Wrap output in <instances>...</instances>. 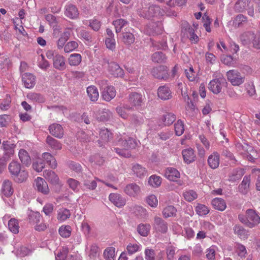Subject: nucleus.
Listing matches in <instances>:
<instances>
[{
    "instance_id": "f257e3e1",
    "label": "nucleus",
    "mask_w": 260,
    "mask_h": 260,
    "mask_svg": "<svg viewBox=\"0 0 260 260\" xmlns=\"http://www.w3.org/2000/svg\"><path fill=\"white\" fill-rule=\"evenodd\" d=\"M240 221L249 228H253L260 223V216L255 210L249 209L246 210L245 214L238 216Z\"/></svg>"
},
{
    "instance_id": "f03ea898",
    "label": "nucleus",
    "mask_w": 260,
    "mask_h": 260,
    "mask_svg": "<svg viewBox=\"0 0 260 260\" xmlns=\"http://www.w3.org/2000/svg\"><path fill=\"white\" fill-rule=\"evenodd\" d=\"M137 12L139 15L147 19H151L153 17H158L164 15V12L157 6H151L145 7L141 4V6H138Z\"/></svg>"
},
{
    "instance_id": "7ed1b4c3",
    "label": "nucleus",
    "mask_w": 260,
    "mask_h": 260,
    "mask_svg": "<svg viewBox=\"0 0 260 260\" xmlns=\"http://www.w3.org/2000/svg\"><path fill=\"white\" fill-rule=\"evenodd\" d=\"M46 56L48 59H53V66L54 68L59 70L65 69L66 63L64 57L58 54L54 50H49L46 52Z\"/></svg>"
},
{
    "instance_id": "20e7f679",
    "label": "nucleus",
    "mask_w": 260,
    "mask_h": 260,
    "mask_svg": "<svg viewBox=\"0 0 260 260\" xmlns=\"http://www.w3.org/2000/svg\"><path fill=\"white\" fill-rule=\"evenodd\" d=\"M236 148L240 154L242 155L244 157H246L251 161H253L257 157L256 151L247 144L244 143L242 144L238 143L236 145Z\"/></svg>"
},
{
    "instance_id": "39448f33",
    "label": "nucleus",
    "mask_w": 260,
    "mask_h": 260,
    "mask_svg": "<svg viewBox=\"0 0 260 260\" xmlns=\"http://www.w3.org/2000/svg\"><path fill=\"white\" fill-rule=\"evenodd\" d=\"M99 84L103 90L102 96L105 101H110L115 96L116 90L114 87L108 85L106 80H101L99 82Z\"/></svg>"
},
{
    "instance_id": "423d86ee",
    "label": "nucleus",
    "mask_w": 260,
    "mask_h": 260,
    "mask_svg": "<svg viewBox=\"0 0 260 260\" xmlns=\"http://www.w3.org/2000/svg\"><path fill=\"white\" fill-rule=\"evenodd\" d=\"M226 77L228 81L235 86H240L245 81V77L236 70H231L227 72Z\"/></svg>"
},
{
    "instance_id": "0eeeda50",
    "label": "nucleus",
    "mask_w": 260,
    "mask_h": 260,
    "mask_svg": "<svg viewBox=\"0 0 260 260\" xmlns=\"http://www.w3.org/2000/svg\"><path fill=\"white\" fill-rule=\"evenodd\" d=\"M128 101L129 105H125L124 108L126 110H132L134 107L137 108L142 106L143 101L142 95L137 92H132L128 95Z\"/></svg>"
},
{
    "instance_id": "6e6552de",
    "label": "nucleus",
    "mask_w": 260,
    "mask_h": 260,
    "mask_svg": "<svg viewBox=\"0 0 260 260\" xmlns=\"http://www.w3.org/2000/svg\"><path fill=\"white\" fill-rule=\"evenodd\" d=\"M226 83L225 79L222 76L214 79L208 84V88L214 94H218L221 91L222 85Z\"/></svg>"
},
{
    "instance_id": "1a4fd4ad",
    "label": "nucleus",
    "mask_w": 260,
    "mask_h": 260,
    "mask_svg": "<svg viewBox=\"0 0 260 260\" xmlns=\"http://www.w3.org/2000/svg\"><path fill=\"white\" fill-rule=\"evenodd\" d=\"M35 188L43 194H48L50 190L46 181L41 177H37L35 180Z\"/></svg>"
},
{
    "instance_id": "9d476101",
    "label": "nucleus",
    "mask_w": 260,
    "mask_h": 260,
    "mask_svg": "<svg viewBox=\"0 0 260 260\" xmlns=\"http://www.w3.org/2000/svg\"><path fill=\"white\" fill-rule=\"evenodd\" d=\"M151 73L153 77L159 79L167 80L169 77L167 68L163 66L154 68Z\"/></svg>"
},
{
    "instance_id": "9b49d317",
    "label": "nucleus",
    "mask_w": 260,
    "mask_h": 260,
    "mask_svg": "<svg viewBox=\"0 0 260 260\" xmlns=\"http://www.w3.org/2000/svg\"><path fill=\"white\" fill-rule=\"evenodd\" d=\"M116 145L129 150L135 148L137 145V142L135 139L130 137L127 139L120 138L117 142Z\"/></svg>"
},
{
    "instance_id": "f8f14e48",
    "label": "nucleus",
    "mask_w": 260,
    "mask_h": 260,
    "mask_svg": "<svg viewBox=\"0 0 260 260\" xmlns=\"http://www.w3.org/2000/svg\"><path fill=\"white\" fill-rule=\"evenodd\" d=\"M107 70L109 74L113 77H122L124 75L123 70L115 62L108 63Z\"/></svg>"
},
{
    "instance_id": "ddd939ff",
    "label": "nucleus",
    "mask_w": 260,
    "mask_h": 260,
    "mask_svg": "<svg viewBox=\"0 0 260 260\" xmlns=\"http://www.w3.org/2000/svg\"><path fill=\"white\" fill-rule=\"evenodd\" d=\"M109 200L118 208H121L126 204V199L118 193H110L109 196Z\"/></svg>"
},
{
    "instance_id": "4468645a",
    "label": "nucleus",
    "mask_w": 260,
    "mask_h": 260,
    "mask_svg": "<svg viewBox=\"0 0 260 260\" xmlns=\"http://www.w3.org/2000/svg\"><path fill=\"white\" fill-rule=\"evenodd\" d=\"M248 37L247 40L252 39L253 47L256 49H260V37L256 36L252 32H246L242 34L241 36L242 41H246V38Z\"/></svg>"
},
{
    "instance_id": "2eb2a0df",
    "label": "nucleus",
    "mask_w": 260,
    "mask_h": 260,
    "mask_svg": "<svg viewBox=\"0 0 260 260\" xmlns=\"http://www.w3.org/2000/svg\"><path fill=\"white\" fill-rule=\"evenodd\" d=\"M79 11L77 8L74 5L69 4L64 7V15L71 19H77L79 16Z\"/></svg>"
},
{
    "instance_id": "dca6fc26",
    "label": "nucleus",
    "mask_w": 260,
    "mask_h": 260,
    "mask_svg": "<svg viewBox=\"0 0 260 260\" xmlns=\"http://www.w3.org/2000/svg\"><path fill=\"white\" fill-rule=\"evenodd\" d=\"M22 81L27 88H32L36 84V77L30 73H25L22 75Z\"/></svg>"
},
{
    "instance_id": "f3484780",
    "label": "nucleus",
    "mask_w": 260,
    "mask_h": 260,
    "mask_svg": "<svg viewBox=\"0 0 260 260\" xmlns=\"http://www.w3.org/2000/svg\"><path fill=\"white\" fill-rule=\"evenodd\" d=\"M153 226L156 230L162 233H166L168 231L167 223L158 216L154 217Z\"/></svg>"
},
{
    "instance_id": "a211bd4d",
    "label": "nucleus",
    "mask_w": 260,
    "mask_h": 260,
    "mask_svg": "<svg viewBox=\"0 0 260 260\" xmlns=\"http://www.w3.org/2000/svg\"><path fill=\"white\" fill-rule=\"evenodd\" d=\"M50 133L55 137L60 139L63 136V129L59 124L53 123L49 127Z\"/></svg>"
},
{
    "instance_id": "6ab92c4d",
    "label": "nucleus",
    "mask_w": 260,
    "mask_h": 260,
    "mask_svg": "<svg viewBox=\"0 0 260 260\" xmlns=\"http://www.w3.org/2000/svg\"><path fill=\"white\" fill-rule=\"evenodd\" d=\"M182 154L184 162L187 164L193 162L196 159L194 150L191 148L183 150Z\"/></svg>"
},
{
    "instance_id": "aec40b11",
    "label": "nucleus",
    "mask_w": 260,
    "mask_h": 260,
    "mask_svg": "<svg viewBox=\"0 0 260 260\" xmlns=\"http://www.w3.org/2000/svg\"><path fill=\"white\" fill-rule=\"evenodd\" d=\"M157 95L162 100H169L172 96L170 89L166 85L160 86L158 88Z\"/></svg>"
},
{
    "instance_id": "412c9836",
    "label": "nucleus",
    "mask_w": 260,
    "mask_h": 260,
    "mask_svg": "<svg viewBox=\"0 0 260 260\" xmlns=\"http://www.w3.org/2000/svg\"><path fill=\"white\" fill-rule=\"evenodd\" d=\"M124 191L128 196L135 197L140 192L141 189L136 183H131L125 186Z\"/></svg>"
},
{
    "instance_id": "4be33fe9",
    "label": "nucleus",
    "mask_w": 260,
    "mask_h": 260,
    "mask_svg": "<svg viewBox=\"0 0 260 260\" xmlns=\"http://www.w3.org/2000/svg\"><path fill=\"white\" fill-rule=\"evenodd\" d=\"M1 191L6 197H10L14 192L12 182L9 180H5L2 184Z\"/></svg>"
},
{
    "instance_id": "5701e85b",
    "label": "nucleus",
    "mask_w": 260,
    "mask_h": 260,
    "mask_svg": "<svg viewBox=\"0 0 260 260\" xmlns=\"http://www.w3.org/2000/svg\"><path fill=\"white\" fill-rule=\"evenodd\" d=\"M165 176L170 181H175L180 177V174L176 169L168 168L166 170Z\"/></svg>"
},
{
    "instance_id": "b1692460",
    "label": "nucleus",
    "mask_w": 260,
    "mask_h": 260,
    "mask_svg": "<svg viewBox=\"0 0 260 260\" xmlns=\"http://www.w3.org/2000/svg\"><path fill=\"white\" fill-rule=\"evenodd\" d=\"M120 39L121 41L126 45L134 43L135 40L134 35L129 31V29H125V31L122 32Z\"/></svg>"
},
{
    "instance_id": "393cba45",
    "label": "nucleus",
    "mask_w": 260,
    "mask_h": 260,
    "mask_svg": "<svg viewBox=\"0 0 260 260\" xmlns=\"http://www.w3.org/2000/svg\"><path fill=\"white\" fill-rule=\"evenodd\" d=\"M45 178L52 184H57L59 182V178L57 175L51 170H45L43 172Z\"/></svg>"
},
{
    "instance_id": "a878e982",
    "label": "nucleus",
    "mask_w": 260,
    "mask_h": 260,
    "mask_svg": "<svg viewBox=\"0 0 260 260\" xmlns=\"http://www.w3.org/2000/svg\"><path fill=\"white\" fill-rule=\"evenodd\" d=\"M250 183V176H244L242 182L238 186L239 191L242 194H246L249 190Z\"/></svg>"
},
{
    "instance_id": "bb28decb",
    "label": "nucleus",
    "mask_w": 260,
    "mask_h": 260,
    "mask_svg": "<svg viewBox=\"0 0 260 260\" xmlns=\"http://www.w3.org/2000/svg\"><path fill=\"white\" fill-rule=\"evenodd\" d=\"M43 161H45L52 169H55L57 166V163L54 156L50 153L44 152L42 155Z\"/></svg>"
},
{
    "instance_id": "cd10ccee",
    "label": "nucleus",
    "mask_w": 260,
    "mask_h": 260,
    "mask_svg": "<svg viewBox=\"0 0 260 260\" xmlns=\"http://www.w3.org/2000/svg\"><path fill=\"white\" fill-rule=\"evenodd\" d=\"M219 154L217 152H214L212 154L209 155L208 159V162L209 166L212 169H216L219 165Z\"/></svg>"
},
{
    "instance_id": "c85d7f7f",
    "label": "nucleus",
    "mask_w": 260,
    "mask_h": 260,
    "mask_svg": "<svg viewBox=\"0 0 260 260\" xmlns=\"http://www.w3.org/2000/svg\"><path fill=\"white\" fill-rule=\"evenodd\" d=\"M18 156L21 162L26 166H29L31 160L28 153L24 149H21L18 153Z\"/></svg>"
},
{
    "instance_id": "c756f323",
    "label": "nucleus",
    "mask_w": 260,
    "mask_h": 260,
    "mask_svg": "<svg viewBox=\"0 0 260 260\" xmlns=\"http://www.w3.org/2000/svg\"><path fill=\"white\" fill-rule=\"evenodd\" d=\"M112 117V113L109 110L107 109L99 110L96 115L97 119L102 121H107Z\"/></svg>"
},
{
    "instance_id": "7c9ffc66",
    "label": "nucleus",
    "mask_w": 260,
    "mask_h": 260,
    "mask_svg": "<svg viewBox=\"0 0 260 260\" xmlns=\"http://www.w3.org/2000/svg\"><path fill=\"white\" fill-rule=\"evenodd\" d=\"M86 92L89 99L92 102L96 101L99 96V93L97 88L93 85L87 88Z\"/></svg>"
},
{
    "instance_id": "2f4dec72",
    "label": "nucleus",
    "mask_w": 260,
    "mask_h": 260,
    "mask_svg": "<svg viewBox=\"0 0 260 260\" xmlns=\"http://www.w3.org/2000/svg\"><path fill=\"white\" fill-rule=\"evenodd\" d=\"M2 146L6 156L9 157L12 156L14 153V148L15 145L13 144L10 143L8 141H4Z\"/></svg>"
},
{
    "instance_id": "473e14b6",
    "label": "nucleus",
    "mask_w": 260,
    "mask_h": 260,
    "mask_svg": "<svg viewBox=\"0 0 260 260\" xmlns=\"http://www.w3.org/2000/svg\"><path fill=\"white\" fill-rule=\"evenodd\" d=\"M46 142L52 149L58 150L62 148V144L58 141L50 136H47Z\"/></svg>"
},
{
    "instance_id": "72a5a7b5",
    "label": "nucleus",
    "mask_w": 260,
    "mask_h": 260,
    "mask_svg": "<svg viewBox=\"0 0 260 260\" xmlns=\"http://www.w3.org/2000/svg\"><path fill=\"white\" fill-rule=\"evenodd\" d=\"M244 174L243 171L240 169H236L232 171L229 174V180L234 182L241 178Z\"/></svg>"
},
{
    "instance_id": "f704fd0d",
    "label": "nucleus",
    "mask_w": 260,
    "mask_h": 260,
    "mask_svg": "<svg viewBox=\"0 0 260 260\" xmlns=\"http://www.w3.org/2000/svg\"><path fill=\"white\" fill-rule=\"evenodd\" d=\"M250 0H238L235 5L234 9L236 12H242L247 9Z\"/></svg>"
},
{
    "instance_id": "c9c22d12",
    "label": "nucleus",
    "mask_w": 260,
    "mask_h": 260,
    "mask_svg": "<svg viewBox=\"0 0 260 260\" xmlns=\"http://www.w3.org/2000/svg\"><path fill=\"white\" fill-rule=\"evenodd\" d=\"M212 205L214 209L221 211L224 210L226 207L224 200L219 198H216L212 200Z\"/></svg>"
},
{
    "instance_id": "e433bc0d",
    "label": "nucleus",
    "mask_w": 260,
    "mask_h": 260,
    "mask_svg": "<svg viewBox=\"0 0 260 260\" xmlns=\"http://www.w3.org/2000/svg\"><path fill=\"white\" fill-rule=\"evenodd\" d=\"M151 226L148 223H140L137 228L138 233L143 237H146L150 232Z\"/></svg>"
},
{
    "instance_id": "4c0bfd02",
    "label": "nucleus",
    "mask_w": 260,
    "mask_h": 260,
    "mask_svg": "<svg viewBox=\"0 0 260 260\" xmlns=\"http://www.w3.org/2000/svg\"><path fill=\"white\" fill-rule=\"evenodd\" d=\"M70 32L69 31H65L62 33L56 42L58 49H62L66 45V42L69 39Z\"/></svg>"
},
{
    "instance_id": "58836bf2",
    "label": "nucleus",
    "mask_w": 260,
    "mask_h": 260,
    "mask_svg": "<svg viewBox=\"0 0 260 260\" xmlns=\"http://www.w3.org/2000/svg\"><path fill=\"white\" fill-rule=\"evenodd\" d=\"M8 169L11 175L16 176L21 170V165L17 161H13L10 163Z\"/></svg>"
},
{
    "instance_id": "ea45409f",
    "label": "nucleus",
    "mask_w": 260,
    "mask_h": 260,
    "mask_svg": "<svg viewBox=\"0 0 260 260\" xmlns=\"http://www.w3.org/2000/svg\"><path fill=\"white\" fill-rule=\"evenodd\" d=\"M177 209L173 206L170 205L165 207L162 212L165 218L175 216L176 215Z\"/></svg>"
},
{
    "instance_id": "a19ab883",
    "label": "nucleus",
    "mask_w": 260,
    "mask_h": 260,
    "mask_svg": "<svg viewBox=\"0 0 260 260\" xmlns=\"http://www.w3.org/2000/svg\"><path fill=\"white\" fill-rule=\"evenodd\" d=\"M71 216L69 210L65 208L59 209L57 212V218L60 221H64Z\"/></svg>"
},
{
    "instance_id": "79ce46f5",
    "label": "nucleus",
    "mask_w": 260,
    "mask_h": 260,
    "mask_svg": "<svg viewBox=\"0 0 260 260\" xmlns=\"http://www.w3.org/2000/svg\"><path fill=\"white\" fill-rule=\"evenodd\" d=\"M133 171L137 177L140 178L146 175L147 174L145 168L138 164L133 166Z\"/></svg>"
},
{
    "instance_id": "37998d69",
    "label": "nucleus",
    "mask_w": 260,
    "mask_h": 260,
    "mask_svg": "<svg viewBox=\"0 0 260 260\" xmlns=\"http://www.w3.org/2000/svg\"><path fill=\"white\" fill-rule=\"evenodd\" d=\"M142 246L139 243H129L126 246V251L129 255H132L141 249Z\"/></svg>"
},
{
    "instance_id": "c03bdc74",
    "label": "nucleus",
    "mask_w": 260,
    "mask_h": 260,
    "mask_svg": "<svg viewBox=\"0 0 260 260\" xmlns=\"http://www.w3.org/2000/svg\"><path fill=\"white\" fill-rule=\"evenodd\" d=\"M103 255L106 260H114L115 257V248L113 247H107L105 249Z\"/></svg>"
},
{
    "instance_id": "a18cd8bd",
    "label": "nucleus",
    "mask_w": 260,
    "mask_h": 260,
    "mask_svg": "<svg viewBox=\"0 0 260 260\" xmlns=\"http://www.w3.org/2000/svg\"><path fill=\"white\" fill-rule=\"evenodd\" d=\"M195 211L199 216H204L209 213L210 210L206 205L198 203L195 207Z\"/></svg>"
},
{
    "instance_id": "49530a36",
    "label": "nucleus",
    "mask_w": 260,
    "mask_h": 260,
    "mask_svg": "<svg viewBox=\"0 0 260 260\" xmlns=\"http://www.w3.org/2000/svg\"><path fill=\"white\" fill-rule=\"evenodd\" d=\"M8 227L11 232L17 234L19 232V226L18 220L15 218H11L8 222Z\"/></svg>"
},
{
    "instance_id": "de8ad7c7",
    "label": "nucleus",
    "mask_w": 260,
    "mask_h": 260,
    "mask_svg": "<svg viewBox=\"0 0 260 260\" xmlns=\"http://www.w3.org/2000/svg\"><path fill=\"white\" fill-rule=\"evenodd\" d=\"M27 98L33 102L42 103L45 101L43 96L38 93H29L27 95Z\"/></svg>"
},
{
    "instance_id": "09e8293b",
    "label": "nucleus",
    "mask_w": 260,
    "mask_h": 260,
    "mask_svg": "<svg viewBox=\"0 0 260 260\" xmlns=\"http://www.w3.org/2000/svg\"><path fill=\"white\" fill-rule=\"evenodd\" d=\"M41 215L38 212L31 211L28 214L29 222L33 224H38L40 221Z\"/></svg>"
},
{
    "instance_id": "8fccbe9b",
    "label": "nucleus",
    "mask_w": 260,
    "mask_h": 260,
    "mask_svg": "<svg viewBox=\"0 0 260 260\" xmlns=\"http://www.w3.org/2000/svg\"><path fill=\"white\" fill-rule=\"evenodd\" d=\"M82 60L81 55L80 54L74 53L70 55L69 58V63L71 66H78Z\"/></svg>"
},
{
    "instance_id": "3c124183",
    "label": "nucleus",
    "mask_w": 260,
    "mask_h": 260,
    "mask_svg": "<svg viewBox=\"0 0 260 260\" xmlns=\"http://www.w3.org/2000/svg\"><path fill=\"white\" fill-rule=\"evenodd\" d=\"M167 59L165 55L161 52H157L152 55V60L153 62L157 63H163Z\"/></svg>"
},
{
    "instance_id": "603ef678",
    "label": "nucleus",
    "mask_w": 260,
    "mask_h": 260,
    "mask_svg": "<svg viewBox=\"0 0 260 260\" xmlns=\"http://www.w3.org/2000/svg\"><path fill=\"white\" fill-rule=\"evenodd\" d=\"M127 24V22L123 19H117L113 22V24L115 28L116 33L119 32L122 28L125 26Z\"/></svg>"
},
{
    "instance_id": "864d4df0",
    "label": "nucleus",
    "mask_w": 260,
    "mask_h": 260,
    "mask_svg": "<svg viewBox=\"0 0 260 260\" xmlns=\"http://www.w3.org/2000/svg\"><path fill=\"white\" fill-rule=\"evenodd\" d=\"M148 183L153 187H157L161 183V178L156 175H152L149 178Z\"/></svg>"
},
{
    "instance_id": "5fc2aeb1",
    "label": "nucleus",
    "mask_w": 260,
    "mask_h": 260,
    "mask_svg": "<svg viewBox=\"0 0 260 260\" xmlns=\"http://www.w3.org/2000/svg\"><path fill=\"white\" fill-rule=\"evenodd\" d=\"M176 120V116L172 113H168L164 115L162 120L166 125L172 124Z\"/></svg>"
},
{
    "instance_id": "6e6d98bb",
    "label": "nucleus",
    "mask_w": 260,
    "mask_h": 260,
    "mask_svg": "<svg viewBox=\"0 0 260 260\" xmlns=\"http://www.w3.org/2000/svg\"><path fill=\"white\" fill-rule=\"evenodd\" d=\"M38 67L43 70H46L49 67V62L45 59L43 55H41L38 60Z\"/></svg>"
},
{
    "instance_id": "4d7b16f0",
    "label": "nucleus",
    "mask_w": 260,
    "mask_h": 260,
    "mask_svg": "<svg viewBox=\"0 0 260 260\" xmlns=\"http://www.w3.org/2000/svg\"><path fill=\"white\" fill-rule=\"evenodd\" d=\"M67 183L69 187L75 192L79 191L80 188V182L77 180L69 178L67 180Z\"/></svg>"
},
{
    "instance_id": "13d9d810",
    "label": "nucleus",
    "mask_w": 260,
    "mask_h": 260,
    "mask_svg": "<svg viewBox=\"0 0 260 260\" xmlns=\"http://www.w3.org/2000/svg\"><path fill=\"white\" fill-rule=\"evenodd\" d=\"M185 106V112L189 116H192L196 113V106L191 101L186 102Z\"/></svg>"
},
{
    "instance_id": "bf43d9fd",
    "label": "nucleus",
    "mask_w": 260,
    "mask_h": 260,
    "mask_svg": "<svg viewBox=\"0 0 260 260\" xmlns=\"http://www.w3.org/2000/svg\"><path fill=\"white\" fill-rule=\"evenodd\" d=\"M174 130L177 136H181L184 131V124L183 122L178 120L174 124Z\"/></svg>"
},
{
    "instance_id": "052dcab7",
    "label": "nucleus",
    "mask_w": 260,
    "mask_h": 260,
    "mask_svg": "<svg viewBox=\"0 0 260 260\" xmlns=\"http://www.w3.org/2000/svg\"><path fill=\"white\" fill-rule=\"evenodd\" d=\"M99 135L103 142L109 141L111 136V133L107 128L101 129Z\"/></svg>"
},
{
    "instance_id": "680f3d73",
    "label": "nucleus",
    "mask_w": 260,
    "mask_h": 260,
    "mask_svg": "<svg viewBox=\"0 0 260 260\" xmlns=\"http://www.w3.org/2000/svg\"><path fill=\"white\" fill-rule=\"evenodd\" d=\"M78 47L77 42L72 41L68 42L64 46V51L66 53H69L75 50Z\"/></svg>"
},
{
    "instance_id": "e2e57ef3",
    "label": "nucleus",
    "mask_w": 260,
    "mask_h": 260,
    "mask_svg": "<svg viewBox=\"0 0 260 260\" xmlns=\"http://www.w3.org/2000/svg\"><path fill=\"white\" fill-rule=\"evenodd\" d=\"M11 103V96L7 94L5 99L0 104V109L2 111H7L8 110L10 107Z\"/></svg>"
},
{
    "instance_id": "0e129e2a",
    "label": "nucleus",
    "mask_w": 260,
    "mask_h": 260,
    "mask_svg": "<svg viewBox=\"0 0 260 260\" xmlns=\"http://www.w3.org/2000/svg\"><path fill=\"white\" fill-rule=\"evenodd\" d=\"M60 235L64 238H68L71 234V228L69 225L61 226L59 229Z\"/></svg>"
},
{
    "instance_id": "69168bd1",
    "label": "nucleus",
    "mask_w": 260,
    "mask_h": 260,
    "mask_svg": "<svg viewBox=\"0 0 260 260\" xmlns=\"http://www.w3.org/2000/svg\"><path fill=\"white\" fill-rule=\"evenodd\" d=\"M115 152L120 156L124 157H129L131 154L128 150L124 147L114 148Z\"/></svg>"
},
{
    "instance_id": "338daca9",
    "label": "nucleus",
    "mask_w": 260,
    "mask_h": 260,
    "mask_svg": "<svg viewBox=\"0 0 260 260\" xmlns=\"http://www.w3.org/2000/svg\"><path fill=\"white\" fill-rule=\"evenodd\" d=\"M236 251L238 256L241 258L244 257L247 253L246 249L245 246L239 243H236L235 245Z\"/></svg>"
},
{
    "instance_id": "774afa93",
    "label": "nucleus",
    "mask_w": 260,
    "mask_h": 260,
    "mask_svg": "<svg viewBox=\"0 0 260 260\" xmlns=\"http://www.w3.org/2000/svg\"><path fill=\"white\" fill-rule=\"evenodd\" d=\"M183 196L184 199L188 201L191 202L197 198L198 195L196 191L190 190L187 191H185L183 193Z\"/></svg>"
}]
</instances>
